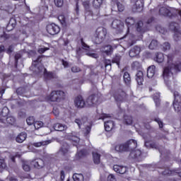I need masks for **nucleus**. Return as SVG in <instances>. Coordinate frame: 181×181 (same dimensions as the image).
Instances as JSON below:
<instances>
[{
  "label": "nucleus",
  "instance_id": "cd10ccee",
  "mask_svg": "<svg viewBox=\"0 0 181 181\" xmlns=\"http://www.w3.org/2000/svg\"><path fill=\"white\" fill-rule=\"evenodd\" d=\"M102 51L103 52V53H105V54H107V56H110V54L112 53V46L106 45L103 48Z\"/></svg>",
  "mask_w": 181,
  "mask_h": 181
},
{
  "label": "nucleus",
  "instance_id": "bb28decb",
  "mask_svg": "<svg viewBox=\"0 0 181 181\" xmlns=\"http://www.w3.org/2000/svg\"><path fill=\"white\" fill-rule=\"evenodd\" d=\"M142 152L141 151V150H132L130 153V156L133 158L135 159L138 157H139L140 155H141Z\"/></svg>",
  "mask_w": 181,
  "mask_h": 181
},
{
  "label": "nucleus",
  "instance_id": "72a5a7b5",
  "mask_svg": "<svg viewBox=\"0 0 181 181\" xmlns=\"http://www.w3.org/2000/svg\"><path fill=\"white\" fill-rule=\"evenodd\" d=\"M72 177L74 181H84V176L83 174L75 173L73 175Z\"/></svg>",
  "mask_w": 181,
  "mask_h": 181
},
{
  "label": "nucleus",
  "instance_id": "a211bd4d",
  "mask_svg": "<svg viewBox=\"0 0 181 181\" xmlns=\"http://www.w3.org/2000/svg\"><path fill=\"white\" fill-rule=\"evenodd\" d=\"M115 172L117 173H120V175H124L127 172V167L115 165L113 166Z\"/></svg>",
  "mask_w": 181,
  "mask_h": 181
},
{
  "label": "nucleus",
  "instance_id": "473e14b6",
  "mask_svg": "<svg viewBox=\"0 0 181 181\" xmlns=\"http://www.w3.org/2000/svg\"><path fill=\"white\" fill-rule=\"evenodd\" d=\"M69 152V144L67 143H65L62 145V147L59 150V153L62 155H66Z\"/></svg>",
  "mask_w": 181,
  "mask_h": 181
},
{
  "label": "nucleus",
  "instance_id": "58836bf2",
  "mask_svg": "<svg viewBox=\"0 0 181 181\" xmlns=\"http://www.w3.org/2000/svg\"><path fill=\"white\" fill-rule=\"evenodd\" d=\"M23 169L25 172H29L30 170V165H29V163L28 161H23Z\"/></svg>",
  "mask_w": 181,
  "mask_h": 181
},
{
  "label": "nucleus",
  "instance_id": "f8f14e48",
  "mask_svg": "<svg viewBox=\"0 0 181 181\" xmlns=\"http://www.w3.org/2000/svg\"><path fill=\"white\" fill-rule=\"evenodd\" d=\"M133 12H141L144 9V0H136L132 6Z\"/></svg>",
  "mask_w": 181,
  "mask_h": 181
},
{
  "label": "nucleus",
  "instance_id": "49530a36",
  "mask_svg": "<svg viewBox=\"0 0 181 181\" xmlns=\"http://www.w3.org/2000/svg\"><path fill=\"white\" fill-rule=\"evenodd\" d=\"M26 122L28 125H33V124H35V118L33 117H29L27 118Z\"/></svg>",
  "mask_w": 181,
  "mask_h": 181
},
{
  "label": "nucleus",
  "instance_id": "79ce46f5",
  "mask_svg": "<svg viewBox=\"0 0 181 181\" xmlns=\"http://www.w3.org/2000/svg\"><path fill=\"white\" fill-rule=\"evenodd\" d=\"M176 173H176L175 171H172L169 169H167L163 172V175H164L165 176H170V175H176Z\"/></svg>",
  "mask_w": 181,
  "mask_h": 181
},
{
  "label": "nucleus",
  "instance_id": "e433bc0d",
  "mask_svg": "<svg viewBox=\"0 0 181 181\" xmlns=\"http://www.w3.org/2000/svg\"><path fill=\"white\" fill-rule=\"evenodd\" d=\"M86 121H87V117H83L81 119H76L75 120V122H76V124H77V125H78V127L80 128V127H81V125H83V124H86Z\"/></svg>",
  "mask_w": 181,
  "mask_h": 181
},
{
  "label": "nucleus",
  "instance_id": "a18cd8bd",
  "mask_svg": "<svg viewBox=\"0 0 181 181\" xmlns=\"http://www.w3.org/2000/svg\"><path fill=\"white\" fill-rule=\"evenodd\" d=\"M132 67L138 70V69H141V63H139V62H134L132 63Z\"/></svg>",
  "mask_w": 181,
  "mask_h": 181
},
{
  "label": "nucleus",
  "instance_id": "4d7b16f0",
  "mask_svg": "<svg viewBox=\"0 0 181 181\" xmlns=\"http://www.w3.org/2000/svg\"><path fill=\"white\" fill-rule=\"evenodd\" d=\"M107 181H117V179L115 178V176H114V175L110 174L107 177Z\"/></svg>",
  "mask_w": 181,
  "mask_h": 181
},
{
  "label": "nucleus",
  "instance_id": "8fccbe9b",
  "mask_svg": "<svg viewBox=\"0 0 181 181\" xmlns=\"http://www.w3.org/2000/svg\"><path fill=\"white\" fill-rule=\"evenodd\" d=\"M90 132H91V126H88L83 129V134L86 136L88 135Z\"/></svg>",
  "mask_w": 181,
  "mask_h": 181
},
{
  "label": "nucleus",
  "instance_id": "f704fd0d",
  "mask_svg": "<svg viewBox=\"0 0 181 181\" xmlns=\"http://www.w3.org/2000/svg\"><path fill=\"white\" fill-rule=\"evenodd\" d=\"M123 122L126 124V125H131V124H132V117L129 115H124Z\"/></svg>",
  "mask_w": 181,
  "mask_h": 181
},
{
  "label": "nucleus",
  "instance_id": "393cba45",
  "mask_svg": "<svg viewBox=\"0 0 181 181\" xmlns=\"http://www.w3.org/2000/svg\"><path fill=\"white\" fill-rule=\"evenodd\" d=\"M49 144H50V141L46 140V141L33 143V146H35V148H40V146H46V145H49Z\"/></svg>",
  "mask_w": 181,
  "mask_h": 181
},
{
  "label": "nucleus",
  "instance_id": "f3484780",
  "mask_svg": "<svg viewBox=\"0 0 181 181\" xmlns=\"http://www.w3.org/2000/svg\"><path fill=\"white\" fill-rule=\"evenodd\" d=\"M139 53H141V47H139L138 46H135L132 49H130L129 54L130 57H135L138 56V54H139Z\"/></svg>",
  "mask_w": 181,
  "mask_h": 181
},
{
  "label": "nucleus",
  "instance_id": "6e6d98bb",
  "mask_svg": "<svg viewBox=\"0 0 181 181\" xmlns=\"http://www.w3.org/2000/svg\"><path fill=\"white\" fill-rule=\"evenodd\" d=\"M49 50L48 47H44V48H39L37 52L38 53H40V54H42L43 53H45V52Z\"/></svg>",
  "mask_w": 181,
  "mask_h": 181
},
{
  "label": "nucleus",
  "instance_id": "6ab92c4d",
  "mask_svg": "<svg viewBox=\"0 0 181 181\" xmlns=\"http://www.w3.org/2000/svg\"><path fill=\"white\" fill-rule=\"evenodd\" d=\"M26 138H28L26 132H21L16 137V141L18 144H22L24 141H26Z\"/></svg>",
  "mask_w": 181,
  "mask_h": 181
},
{
  "label": "nucleus",
  "instance_id": "0e129e2a",
  "mask_svg": "<svg viewBox=\"0 0 181 181\" xmlns=\"http://www.w3.org/2000/svg\"><path fill=\"white\" fill-rule=\"evenodd\" d=\"M64 177H65L64 171L62 170L61 173H60V180H61V181L64 180Z\"/></svg>",
  "mask_w": 181,
  "mask_h": 181
},
{
  "label": "nucleus",
  "instance_id": "ea45409f",
  "mask_svg": "<svg viewBox=\"0 0 181 181\" xmlns=\"http://www.w3.org/2000/svg\"><path fill=\"white\" fill-rule=\"evenodd\" d=\"M116 6H117L119 12H124V11L125 9V6H124V4H122V3L117 2Z\"/></svg>",
  "mask_w": 181,
  "mask_h": 181
},
{
  "label": "nucleus",
  "instance_id": "a19ab883",
  "mask_svg": "<svg viewBox=\"0 0 181 181\" xmlns=\"http://www.w3.org/2000/svg\"><path fill=\"white\" fill-rule=\"evenodd\" d=\"M6 168V163L4 158H0V172Z\"/></svg>",
  "mask_w": 181,
  "mask_h": 181
},
{
  "label": "nucleus",
  "instance_id": "a878e982",
  "mask_svg": "<svg viewBox=\"0 0 181 181\" xmlns=\"http://www.w3.org/2000/svg\"><path fill=\"white\" fill-rule=\"evenodd\" d=\"M124 82L127 86H129L131 84V75L127 71L124 73L123 75Z\"/></svg>",
  "mask_w": 181,
  "mask_h": 181
},
{
  "label": "nucleus",
  "instance_id": "4468645a",
  "mask_svg": "<svg viewBox=\"0 0 181 181\" xmlns=\"http://www.w3.org/2000/svg\"><path fill=\"white\" fill-rule=\"evenodd\" d=\"M30 164L35 168V169H42L45 168V161L40 158H37L35 160H33L30 162Z\"/></svg>",
  "mask_w": 181,
  "mask_h": 181
},
{
  "label": "nucleus",
  "instance_id": "5701e85b",
  "mask_svg": "<svg viewBox=\"0 0 181 181\" xmlns=\"http://www.w3.org/2000/svg\"><path fill=\"white\" fill-rule=\"evenodd\" d=\"M53 128L55 131H66V129H67V126H66V124L57 123L54 124Z\"/></svg>",
  "mask_w": 181,
  "mask_h": 181
},
{
  "label": "nucleus",
  "instance_id": "423d86ee",
  "mask_svg": "<svg viewBox=\"0 0 181 181\" xmlns=\"http://www.w3.org/2000/svg\"><path fill=\"white\" fill-rule=\"evenodd\" d=\"M159 13L163 16H172L173 13H177L181 18V10H176L172 8L161 7L159 10Z\"/></svg>",
  "mask_w": 181,
  "mask_h": 181
},
{
  "label": "nucleus",
  "instance_id": "09e8293b",
  "mask_svg": "<svg viewBox=\"0 0 181 181\" xmlns=\"http://www.w3.org/2000/svg\"><path fill=\"white\" fill-rule=\"evenodd\" d=\"M54 1L56 6H58V8L63 6L64 0H54Z\"/></svg>",
  "mask_w": 181,
  "mask_h": 181
},
{
  "label": "nucleus",
  "instance_id": "338daca9",
  "mask_svg": "<svg viewBox=\"0 0 181 181\" xmlns=\"http://www.w3.org/2000/svg\"><path fill=\"white\" fill-rule=\"evenodd\" d=\"M13 52V49H12V47H9L7 49V53L8 54H11V53H12Z\"/></svg>",
  "mask_w": 181,
  "mask_h": 181
},
{
  "label": "nucleus",
  "instance_id": "bf43d9fd",
  "mask_svg": "<svg viewBox=\"0 0 181 181\" xmlns=\"http://www.w3.org/2000/svg\"><path fill=\"white\" fill-rule=\"evenodd\" d=\"M87 56H89V57H93V59H98V54L95 53H86Z\"/></svg>",
  "mask_w": 181,
  "mask_h": 181
},
{
  "label": "nucleus",
  "instance_id": "13d9d810",
  "mask_svg": "<svg viewBox=\"0 0 181 181\" xmlns=\"http://www.w3.org/2000/svg\"><path fill=\"white\" fill-rule=\"evenodd\" d=\"M155 121H156V122H158L160 128H163V122H162V121H160V119L156 118Z\"/></svg>",
  "mask_w": 181,
  "mask_h": 181
},
{
  "label": "nucleus",
  "instance_id": "4be33fe9",
  "mask_svg": "<svg viewBox=\"0 0 181 181\" xmlns=\"http://www.w3.org/2000/svg\"><path fill=\"white\" fill-rule=\"evenodd\" d=\"M155 69L156 66L154 65L150 66L147 69V77L148 78H152L155 76Z\"/></svg>",
  "mask_w": 181,
  "mask_h": 181
},
{
  "label": "nucleus",
  "instance_id": "ddd939ff",
  "mask_svg": "<svg viewBox=\"0 0 181 181\" xmlns=\"http://www.w3.org/2000/svg\"><path fill=\"white\" fill-rule=\"evenodd\" d=\"M74 104L77 108H84L86 105H87V103L84 101V99L83 98V96L79 95L76 97L74 100Z\"/></svg>",
  "mask_w": 181,
  "mask_h": 181
},
{
  "label": "nucleus",
  "instance_id": "aec40b11",
  "mask_svg": "<svg viewBox=\"0 0 181 181\" xmlns=\"http://www.w3.org/2000/svg\"><path fill=\"white\" fill-rule=\"evenodd\" d=\"M115 126V124L112 120L105 122V129L107 132H110V131H112Z\"/></svg>",
  "mask_w": 181,
  "mask_h": 181
},
{
  "label": "nucleus",
  "instance_id": "c85d7f7f",
  "mask_svg": "<svg viewBox=\"0 0 181 181\" xmlns=\"http://www.w3.org/2000/svg\"><path fill=\"white\" fill-rule=\"evenodd\" d=\"M92 5L95 9H100L103 5V0H93Z\"/></svg>",
  "mask_w": 181,
  "mask_h": 181
},
{
  "label": "nucleus",
  "instance_id": "b1692460",
  "mask_svg": "<svg viewBox=\"0 0 181 181\" xmlns=\"http://www.w3.org/2000/svg\"><path fill=\"white\" fill-rule=\"evenodd\" d=\"M16 26V20L15 18H11L9 23L7 25V30H12Z\"/></svg>",
  "mask_w": 181,
  "mask_h": 181
},
{
  "label": "nucleus",
  "instance_id": "39448f33",
  "mask_svg": "<svg viewBox=\"0 0 181 181\" xmlns=\"http://www.w3.org/2000/svg\"><path fill=\"white\" fill-rule=\"evenodd\" d=\"M107 36V29L104 27H99L96 30L95 38H93V42L96 45H100L103 40L105 39Z\"/></svg>",
  "mask_w": 181,
  "mask_h": 181
},
{
  "label": "nucleus",
  "instance_id": "c03bdc74",
  "mask_svg": "<svg viewBox=\"0 0 181 181\" xmlns=\"http://www.w3.org/2000/svg\"><path fill=\"white\" fill-rule=\"evenodd\" d=\"M33 124L35 129H39L40 128H42V127H43V123L40 121L34 122Z\"/></svg>",
  "mask_w": 181,
  "mask_h": 181
},
{
  "label": "nucleus",
  "instance_id": "f257e3e1",
  "mask_svg": "<svg viewBox=\"0 0 181 181\" xmlns=\"http://www.w3.org/2000/svg\"><path fill=\"white\" fill-rule=\"evenodd\" d=\"M168 66L165 67L163 71V77L164 78L165 83L169 82L170 77L173 75L172 70H175L176 73L180 71L181 70V63L180 62H174L173 57L168 56Z\"/></svg>",
  "mask_w": 181,
  "mask_h": 181
},
{
  "label": "nucleus",
  "instance_id": "9d476101",
  "mask_svg": "<svg viewBox=\"0 0 181 181\" xmlns=\"http://www.w3.org/2000/svg\"><path fill=\"white\" fill-rule=\"evenodd\" d=\"M47 32L49 35H57L60 32V27L55 23L48 24L47 25Z\"/></svg>",
  "mask_w": 181,
  "mask_h": 181
},
{
  "label": "nucleus",
  "instance_id": "774afa93",
  "mask_svg": "<svg viewBox=\"0 0 181 181\" xmlns=\"http://www.w3.org/2000/svg\"><path fill=\"white\" fill-rule=\"evenodd\" d=\"M9 181H18V179L15 177H8Z\"/></svg>",
  "mask_w": 181,
  "mask_h": 181
},
{
  "label": "nucleus",
  "instance_id": "2eb2a0df",
  "mask_svg": "<svg viewBox=\"0 0 181 181\" xmlns=\"http://www.w3.org/2000/svg\"><path fill=\"white\" fill-rule=\"evenodd\" d=\"M125 23L127 25L128 28L127 30L124 29V30H126V34L124 35V36L123 37H122V39H124L125 37V36H127V35H128V33H129V26H132V25L135 24V19H134V18H132V17H128L127 18H126Z\"/></svg>",
  "mask_w": 181,
  "mask_h": 181
},
{
  "label": "nucleus",
  "instance_id": "4c0bfd02",
  "mask_svg": "<svg viewBox=\"0 0 181 181\" xmlns=\"http://www.w3.org/2000/svg\"><path fill=\"white\" fill-rule=\"evenodd\" d=\"M137 32H145V30H144V23L142 21H139L137 23V28H136Z\"/></svg>",
  "mask_w": 181,
  "mask_h": 181
},
{
  "label": "nucleus",
  "instance_id": "5fc2aeb1",
  "mask_svg": "<svg viewBox=\"0 0 181 181\" xmlns=\"http://www.w3.org/2000/svg\"><path fill=\"white\" fill-rule=\"evenodd\" d=\"M21 57H22V54H21V53L18 52L15 54L16 66L18 64V61L19 59H21Z\"/></svg>",
  "mask_w": 181,
  "mask_h": 181
},
{
  "label": "nucleus",
  "instance_id": "f03ea898",
  "mask_svg": "<svg viewBox=\"0 0 181 181\" xmlns=\"http://www.w3.org/2000/svg\"><path fill=\"white\" fill-rule=\"evenodd\" d=\"M42 57H43V55L39 56L36 60L33 62L32 66H30V70L35 73H40L42 70H44L45 77H47V78H53V73L47 72L43 66H40V63H42Z\"/></svg>",
  "mask_w": 181,
  "mask_h": 181
},
{
  "label": "nucleus",
  "instance_id": "e2e57ef3",
  "mask_svg": "<svg viewBox=\"0 0 181 181\" xmlns=\"http://www.w3.org/2000/svg\"><path fill=\"white\" fill-rule=\"evenodd\" d=\"M107 118H111V115H107V114H104L101 116L100 119H105Z\"/></svg>",
  "mask_w": 181,
  "mask_h": 181
},
{
  "label": "nucleus",
  "instance_id": "0eeeda50",
  "mask_svg": "<svg viewBox=\"0 0 181 181\" xmlns=\"http://www.w3.org/2000/svg\"><path fill=\"white\" fill-rule=\"evenodd\" d=\"M174 102L173 107L175 112L181 115V95L179 94V92L174 91Z\"/></svg>",
  "mask_w": 181,
  "mask_h": 181
},
{
  "label": "nucleus",
  "instance_id": "20e7f679",
  "mask_svg": "<svg viewBox=\"0 0 181 181\" xmlns=\"http://www.w3.org/2000/svg\"><path fill=\"white\" fill-rule=\"evenodd\" d=\"M8 114H9V110L6 107H4L0 115V120L4 124H9L10 125H13L16 121L15 117L12 116L8 117Z\"/></svg>",
  "mask_w": 181,
  "mask_h": 181
},
{
  "label": "nucleus",
  "instance_id": "603ef678",
  "mask_svg": "<svg viewBox=\"0 0 181 181\" xmlns=\"http://www.w3.org/2000/svg\"><path fill=\"white\" fill-rule=\"evenodd\" d=\"M81 45H82V48L84 50H88V49H90V46L87 45V44H86V42H84L83 39H81Z\"/></svg>",
  "mask_w": 181,
  "mask_h": 181
},
{
  "label": "nucleus",
  "instance_id": "2f4dec72",
  "mask_svg": "<svg viewBox=\"0 0 181 181\" xmlns=\"http://www.w3.org/2000/svg\"><path fill=\"white\" fill-rule=\"evenodd\" d=\"M170 29L173 32H179V24L175 22H172L170 23Z\"/></svg>",
  "mask_w": 181,
  "mask_h": 181
},
{
  "label": "nucleus",
  "instance_id": "9b49d317",
  "mask_svg": "<svg viewBox=\"0 0 181 181\" xmlns=\"http://www.w3.org/2000/svg\"><path fill=\"white\" fill-rule=\"evenodd\" d=\"M112 27L117 30V33H122L125 30L124 29V23L119 20H114L112 23Z\"/></svg>",
  "mask_w": 181,
  "mask_h": 181
},
{
  "label": "nucleus",
  "instance_id": "680f3d73",
  "mask_svg": "<svg viewBox=\"0 0 181 181\" xmlns=\"http://www.w3.org/2000/svg\"><path fill=\"white\" fill-rule=\"evenodd\" d=\"M78 71H80V69L78 66H73L71 68L72 73H78Z\"/></svg>",
  "mask_w": 181,
  "mask_h": 181
},
{
  "label": "nucleus",
  "instance_id": "3c124183",
  "mask_svg": "<svg viewBox=\"0 0 181 181\" xmlns=\"http://www.w3.org/2000/svg\"><path fill=\"white\" fill-rule=\"evenodd\" d=\"M6 39H9V35H6L5 33H3V35H0V40L2 42H5Z\"/></svg>",
  "mask_w": 181,
  "mask_h": 181
},
{
  "label": "nucleus",
  "instance_id": "412c9836",
  "mask_svg": "<svg viewBox=\"0 0 181 181\" xmlns=\"http://www.w3.org/2000/svg\"><path fill=\"white\" fill-rule=\"evenodd\" d=\"M126 95H127V93H125V92L124 91H122L120 93L116 94L115 95V100L117 103H121L124 101V99L125 98Z\"/></svg>",
  "mask_w": 181,
  "mask_h": 181
},
{
  "label": "nucleus",
  "instance_id": "864d4df0",
  "mask_svg": "<svg viewBox=\"0 0 181 181\" xmlns=\"http://www.w3.org/2000/svg\"><path fill=\"white\" fill-rule=\"evenodd\" d=\"M163 49L164 51L169 50V49H170V44H169L168 42H165L163 45Z\"/></svg>",
  "mask_w": 181,
  "mask_h": 181
},
{
  "label": "nucleus",
  "instance_id": "de8ad7c7",
  "mask_svg": "<svg viewBox=\"0 0 181 181\" xmlns=\"http://www.w3.org/2000/svg\"><path fill=\"white\" fill-rule=\"evenodd\" d=\"M70 139L72 142H74V144H78V142H80V138L76 136H71Z\"/></svg>",
  "mask_w": 181,
  "mask_h": 181
},
{
  "label": "nucleus",
  "instance_id": "37998d69",
  "mask_svg": "<svg viewBox=\"0 0 181 181\" xmlns=\"http://www.w3.org/2000/svg\"><path fill=\"white\" fill-rule=\"evenodd\" d=\"M153 100L156 107H159L160 105V99H159V95H154Z\"/></svg>",
  "mask_w": 181,
  "mask_h": 181
},
{
  "label": "nucleus",
  "instance_id": "1a4fd4ad",
  "mask_svg": "<svg viewBox=\"0 0 181 181\" xmlns=\"http://www.w3.org/2000/svg\"><path fill=\"white\" fill-rule=\"evenodd\" d=\"M100 98H101V94L100 93H95V94L91 95L86 100L87 106L93 107V105L97 104V103L100 101Z\"/></svg>",
  "mask_w": 181,
  "mask_h": 181
},
{
  "label": "nucleus",
  "instance_id": "c756f323",
  "mask_svg": "<svg viewBox=\"0 0 181 181\" xmlns=\"http://www.w3.org/2000/svg\"><path fill=\"white\" fill-rule=\"evenodd\" d=\"M100 155L98 154V153H97V151H93V162L94 163H95L96 165H98V163H100Z\"/></svg>",
  "mask_w": 181,
  "mask_h": 181
},
{
  "label": "nucleus",
  "instance_id": "dca6fc26",
  "mask_svg": "<svg viewBox=\"0 0 181 181\" xmlns=\"http://www.w3.org/2000/svg\"><path fill=\"white\" fill-rule=\"evenodd\" d=\"M136 80L139 86L144 84V72L142 71H138L136 74Z\"/></svg>",
  "mask_w": 181,
  "mask_h": 181
},
{
  "label": "nucleus",
  "instance_id": "7c9ffc66",
  "mask_svg": "<svg viewBox=\"0 0 181 181\" xmlns=\"http://www.w3.org/2000/svg\"><path fill=\"white\" fill-rule=\"evenodd\" d=\"M154 60L157 62V63H163V60H165V57L162 52H159L156 55Z\"/></svg>",
  "mask_w": 181,
  "mask_h": 181
},
{
  "label": "nucleus",
  "instance_id": "052dcab7",
  "mask_svg": "<svg viewBox=\"0 0 181 181\" xmlns=\"http://www.w3.org/2000/svg\"><path fill=\"white\" fill-rule=\"evenodd\" d=\"M53 114L55 117H58L59 114H60V112L59 111V109H57V107H54Z\"/></svg>",
  "mask_w": 181,
  "mask_h": 181
},
{
  "label": "nucleus",
  "instance_id": "6e6552de",
  "mask_svg": "<svg viewBox=\"0 0 181 181\" xmlns=\"http://www.w3.org/2000/svg\"><path fill=\"white\" fill-rule=\"evenodd\" d=\"M66 97V93H64L62 90H54L52 91L49 97V101H52L55 103L56 101H60V100H63Z\"/></svg>",
  "mask_w": 181,
  "mask_h": 181
},
{
  "label": "nucleus",
  "instance_id": "69168bd1",
  "mask_svg": "<svg viewBox=\"0 0 181 181\" xmlns=\"http://www.w3.org/2000/svg\"><path fill=\"white\" fill-rule=\"evenodd\" d=\"M62 64L65 67H69V62H67L66 61L62 60Z\"/></svg>",
  "mask_w": 181,
  "mask_h": 181
},
{
  "label": "nucleus",
  "instance_id": "7ed1b4c3",
  "mask_svg": "<svg viewBox=\"0 0 181 181\" xmlns=\"http://www.w3.org/2000/svg\"><path fill=\"white\" fill-rule=\"evenodd\" d=\"M138 146L136 141L132 139L127 142L125 144H118L115 146V151L117 152H125L128 149H134Z\"/></svg>",
  "mask_w": 181,
  "mask_h": 181
},
{
  "label": "nucleus",
  "instance_id": "c9c22d12",
  "mask_svg": "<svg viewBox=\"0 0 181 181\" xmlns=\"http://www.w3.org/2000/svg\"><path fill=\"white\" fill-rule=\"evenodd\" d=\"M148 47L151 49V50H155V49H158V41L156 40H153L148 45Z\"/></svg>",
  "mask_w": 181,
  "mask_h": 181
}]
</instances>
